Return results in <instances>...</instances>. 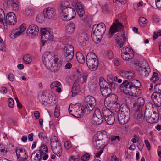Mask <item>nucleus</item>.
<instances>
[{
  "label": "nucleus",
  "mask_w": 161,
  "mask_h": 161,
  "mask_svg": "<svg viewBox=\"0 0 161 161\" xmlns=\"http://www.w3.org/2000/svg\"><path fill=\"white\" fill-rule=\"evenodd\" d=\"M23 59L24 62L26 64H29L31 62V57L29 54L24 56Z\"/></svg>",
  "instance_id": "47"
},
{
  "label": "nucleus",
  "mask_w": 161,
  "mask_h": 161,
  "mask_svg": "<svg viewBox=\"0 0 161 161\" xmlns=\"http://www.w3.org/2000/svg\"><path fill=\"white\" fill-rule=\"evenodd\" d=\"M114 76L112 74H109L107 76V80L108 81L109 85L112 88L115 87V84L113 82Z\"/></svg>",
  "instance_id": "43"
},
{
  "label": "nucleus",
  "mask_w": 161,
  "mask_h": 161,
  "mask_svg": "<svg viewBox=\"0 0 161 161\" xmlns=\"http://www.w3.org/2000/svg\"><path fill=\"white\" fill-rule=\"evenodd\" d=\"M61 85V83L59 82L54 81L51 84L50 87L52 89H53L54 87H58L60 86Z\"/></svg>",
  "instance_id": "51"
},
{
  "label": "nucleus",
  "mask_w": 161,
  "mask_h": 161,
  "mask_svg": "<svg viewBox=\"0 0 161 161\" xmlns=\"http://www.w3.org/2000/svg\"><path fill=\"white\" fill-rule=\"evenodd\" d=\"M7 4L11 6L13 11H17L19 9V3L17 0H8Z\"/></svg>",
  "instance_id": "31"
},
{
  "label": "nucleus",
  "mask_w": 161,
  "mask_h": 161,
  "mask_svg": "<svg viewBox=\"0 0 161 161\" xmlns=\"http://www.w3.org/2000/svg\"><path fill=\"white\" fill-rule=\"evenodd\" d=\"M147 22L146 19L144 17H140L139 18V24L141 27H144Z\"/></svg>",
  "instance_id": "46"
},
{
  "label": "nucleus",
  "mask_w": 161,
  "mask_h": 161,
  "mask_svg": "<svg viewBox=\"0 0 161 161\" xmlns=\"http://www.w3.org/2000/svg\"><path fill=\"white\" fill-rule=\"evenodd\" d=\"M106 30V26L103 23L94 25L91 33V37L95 43L99 42Z\"/></svg>",
  "instance_id": "2"
},
{
  "label": "nucleus",
  "mask_w": 161,
  "mask_h": 161,
  "mask_svg": "<svg viewBox=\"0 0 161 161\" xmlns=\"http://www.w3.org/2000/svg\"><path fill=\"white\" fill-rule=\"evenodd\" d=\"M36 151L39 152L40 154L43 157V160H46L48 158V155L46 154L48 151L47 147L46 145H43L42 146H41L39 148V150H37Z\"/></svg>",
  "instance_id": "22"
},
{
  "label": "nucleus",
  "mask_w": 161,
  "mask_h": 161,
  "mask_svg": "<svg viewBox=\"0 0 161 161\" xmlns=\"http://www.w3.org/2000/svg\"><path fill=\"white\" fill-rule=\"evenodd\" d=\"M134 64L136 65V69L140 76L143 78L148 77L150 72V69L147 62L145 59L140 61L136 60Z\"/></svg>",
  "instance_id": "3"
},
{
  "label": "nucleus",
  "mask_w": 161,
  "mask_h": 161,
  "mask_svg": "<svg viewBox=\"0 0 161 161\" xmlns=\"http://www.w3.org/2000/svg\"><path fill=\"white\" fill-rule=\"evenodd\" d=\"M64 53H74V48L71 45L68 44L65 46Z\"/></svg>",
  "instance_id": "39"
},
{
  "label": "nucleus",
  "mask_w": 161,
  "mask_h": 161,
  "mask_svg": "<svg viewBox=\"0 0 161 161\" xmlns=\"http://www.w3.org/2000/svg\"><path fill=\"white\" fill-rule=\"evenodd\" d=\"M4 16V11L0 8V23L1 26L4 25L3 17Z\"/></svg>",
  "instance_id": "50"
},
{
  "label": "nucleus",
  "mask_w": 161,
  "mask_h": 161,
  "mask_svg": "<svg viewBox=\"0 0 161 161\" xmlns=\"http://www.w3.org/2000/svg\"><path fill=\"white\" fill-rule=\"evenodd\" d=\"M116 39L118 47L121 48L124 45L125 41V36L124 34H117L116 35Z\"/></svg>",
  "instance_id": "16"
},
{
  "label": "nucleus",
  "mask_w": 161,
  "mask_h": 161,
  "mask_svg": "<svg viewBox=\"0 0 161 161\" xmlns=\"http://www.w3.org/2000/svg\"><path fill=\"white\" fill-rule=\"evenodd\" d=\"M26 29L25 25L23 24L20 25L18 28L13 30L12 31V34H13L15 38H16L22 33Z\"/></svg>",
  "instance_id": "17"
},
{
  "label": "nucleus",
  "mask_w": 161,
  "mask_h": 161,
  "mask_svg": "<svg viewBox=\"0 0 161 161\" xmlns=\"http://www.w3.org/2000/svg\"><path fill=\"white\" fill-rule=\"evenodd\" d=\"M110 140L111 141L117 140L119 141L120 140V138L119 136H112L110 137Z\"/></svg>",
  "instance_id": "63"
},
{
  "label": "nucleus",
  "mask_w": 161,
  "mask_h": 161,
  "mask_svg": "<svg viewBox=\"0 0 161 161\" xmlns=\"http://www.w3.org/2000/svg\"><path fill=\"white\" fill-rule=\"evenodd\" d=\"M74 56V53H64V58L66 62H69L71 60Z\"/></svg>",
  "instance_id": "40"
},
{
  "label": "nucleus",
  "mask_w": 161,
  "mask_h": 161,
  "mask_svg": "<svg viewBox=\"0 0 161 161\" xmlns=\"http://www.w3.org/2000/svg\"><path fill=\"white\" fill-rule=\"evenodd\" d=\"M73 5L75 7L79 16L80 17H82L85 14V11L83 8L80 3L77 0H74Z\"/></svg>",
  "instance_id": "14"
},
{
  "label": "nucleus",
  "mask_w": 161,
  "mask_h": 161,
  "mask_svg": "<svg viewBox=\"0 0 161 161\" xmlns=\"http://www.w3.org/2000/svg\"><path fill=\"white\" fill-rule=\"evenodd\" d=\"M88 40V35L85 32L81 31L78 34V41L80 45L84 46Z\"/></svg>",
  "instance_id": "15"
},
{
  "label": "nucleus",
  "mask_w": 161,
  "mask_h": 161,
  "mask_svg": "<svg viewBox=\"0 0 161 161\" xmlns=\"http://www.w3.org/2000/svg\"><path fill=\"white\" fill-rule=\"evenodd\" d=\"M16 17L15 14L12 12L8 13L4 19L5 22L9 25H14L16 23Z\"/></svg>",
  "instance_id": "13"
},
{
  "label": "nucleus",
  "mask_w": 161,
  "mask_h": 161,
  "mask_svg": "<svg viewBox=\"0 0 161 161\" xmlns=\"http://www.w3.org/2000/svg\"><path fill=\"white\" fill-rule=\"evenodd\" d=\"M80 91L79 87L78 84L76 83V81L74 83L72 88L71 92L73 96H75Z\"/></svg>",
  "instance_id": "36"
},
{
  "label": "nucleus",
  "mask_w": 161,
  "mask_h": 161,
  "mask_svg": "<svg viewBox=\"0 0 161 161\" xmlns=\"http://www.w3.org/2000/svg\"><path fill=\"white\" fill-rule=\"evenodd\" d=\"M74 108H75V105H69V114L73 116L74 115V113H73V110H75Z\"/></svg>",
  "instance_id": "59"
},
{
  "label": "nucleus",
  "mask_w": 161,
  "mask_h": 161,
  "mask_svg": "<svg viewBox=\"0 0 161 161\" xmlns=\"http://www.w3.org/2000/svg\"><path fill=\"white\" fill-rule=\"evenodd\" d=\"M76 15L75 9L71 7L63 8L60 13V17L64 20L69 21L74 18Z\"/></svg>",
  "instance_id": "6"
},
{
  "label": "nucleus",
  "mask_w": 161,
  "mask_h": 161,
  "mask_svg": "<svg viewBox=\"0 0 161 161\" xmlns=\"http://www.w3.org/2000/svg\"><path fill=\"white\" fill-rule=\"evenodd\" d=\"M120 74L123 77L130 80L133 78L135 76L134 72L132 70H122L120 72Z\"/></svg>",
  "instance_id": "23"
},
{
  "label": "nucleus",
  "mask_w": 161,
  "mask_h": 161,
  "mask_svg": "<svg viewBox=\"0 0 161 161\" xmlns=\"http://www.w3.org/2000/svg\"><path fill=\"white\" fill-rule=\"evenodd\" d=\"M136 114L137 115L136 117L137 121L139 123L142 122L144 120V117L142 114V111L139 112H138L137 113V111H136Z\"/></svg>",
  "instance_id": "42"
},
{
  "label": "nucleus",
  "mask_w": 161,
  "mask_h": 161,
  "mask_svg": "<svg viewBox=\"0 0 161 161\" xmlns=\"http://www.w3.org/2000/svg\"><path fill=\"white\" fill-rule=\"evenodd\" d=\"M84 102L87 104L86 105L87 107L88 105H90V106L92 108L95 107L96 104L95 98L91 96H88L86 97L85 98Z\"/></svg>",
  "instance_id": "27"
},
{
  "label": "nucleus",
  "mask_w": 161,
  "mask_h": 161,
  "mask_svg": "<svg viewBox=\"0 0 161 161\" xmlns=\"http://www.w3.org/2000/svg\"><path fill=\"white\" fill-rule=\"evenodd\" d=\"M103 121V119L101 112L98 109L94 111L92 119V122L94 124L100 125Z\"/></svg>",
  "instance_id": "8"
},
{
  "label": "nucleus",
  "mask_w": 161,
  "mask_h": 161,
  "mask_svg": "<svg viewBox=\"0 0 161 161\" xmlns=\"http://www.w3.org/2000/svg\"><path fill=\"white\" fill-rule=\"evenodd\" d=\"M118 113L130 116V109L127 105L125 103L122 104L120 106V110Z\"/></svg>",
  "instance_id": "28"
},
{
  "label": "nucleus",
  "mask_w": 161,
  "mask_h": 161,
  "mask_svg": "<svg viewBox=\"0 0 161 161\" xmlns=\"http://www.w3.org/2000/svg\"><path fill=\"white\" fill-rule=\"evenodd\" d=\"M154 88L156 92H159L161 93V84L156 85Z\"/></svg>",
  "instance_id": "60"
},
{
  "label": "nucleus",
  "mask_w": 161,
  "mask_h": 161,
  "mask_svg": "<svg viewBox=\"0 0 161 161\" xmlns=\"http://www.w3.org/2000/svg\"><path fill=\"white\" fill-rule=\"evenodd\" d=\"M75 28V25L74 23H70L65 26L66 32L69 35L71 34L74 32Z\"/></svg>",
  "instance_id": "30"
},
{
  "label": "nucleus",
  "mask_w": 161,
  "mask_h": 161,
  "mask_svg": "<svg viewBox=\"0 0 161 161\" xmlns=\"http://www.w3.org/2000/svg\"><path fill=\"white\" fill-rule=\"evenodd\" d=\"M111 112V114H115L119 113L120 110L119 107L120 106L118 104V103H116L112 105L105 106Z\"/></svg>",
  "instance_id": "26"
},
{
  "label": "nucleus",
  "mask_w": 161,
  "mask_h": 161,
  "mask_svg": "<svg viewBox=\"0 0 161 161\" xmlns=\"http://www.w3.org/2000/svg\"><path fill=\"white\" fill-rule=\"evenodd\" d=\"M161 93L159 92H153L151 95V98L154 103L155 101L158 99L160 96Z\"/></svg>",
  "instance_id": "44"
},
{
  "label": "nucleus",
  "mask_w": 161,
  "mask_h": 161,
  "mask_svg": "<svg viewBox=\"0 0 161 161\" xmlns=\"http://www.w3.org/2000/svg\"><path fill=\"white\" fill-rule=\"evenodd\" d=\"M108 138L105 134L99 131L97 133L96 136L92 140V143L97 149H102L108 144Z\"/></svg>",
  "instance_id": "4"
},
{
  "label": "nucleus",
  "mask_w": 161,
  "mask_h": 161,
  "mask_svg": "<svg viewBox=\"0 0 161 161\" xmlns=\"http://www.w3.org/2000/svg\"><path fill=\"white\" fill-rule=\"evenodd\" d=\"M103 114L104 119L108 125H112L114 122L115 117L114 114L106 108H104L103 110Z\"/></svg>",
  "instance_id": "7"
},
{
  "label": "nucleus",
  "mask_w": 161,
  "mask_h": 161,
  "mask_svg": "<svg viewBox=\"0 0 161 161\" xmlns=\"http://www.w3.org/2000/svg\"><path fill=\"white\" fill-rule=\"evenodd\" d=\"M50 141L51 146L60 143L58 138L55 136H53L51 137Z\"/></svg>",
  "instance_id": "45"
},
{
  "label": "nucleus",
  "mask_w": 161,
  "mask_h": 161,
  "mask_svg": "<svg viewBox=\"0 0 161 161\" xmlns=\"http://www.w3.org/2000/svg\"><path fill=\"white\" fill-rule=\"evenodd\" d=\"M141 86L140 82L138 80L131 81L125 80L121 85L122 91L125 94L135 97L141 96L142 92L140 88Z\"/></svg>",
  "instance_id": "1"
},
{
  "label": "nucleus",
  "mask_w": 161,
  "mask_h": 161,
  "mask_svg": "<svg viewBox=\"0 0 161 161\" xmlns=\"http://www.w3.org/2000/svg\"><path fill=\"white\" fill-rule=\"evenodd\" d=\"M39 101L43 104L45 105L49 103V97L46 92H43L38 96Z\"/></svg>",
  "instance_id": "24"
},
{
  "label": "nucleus",
  "mask_w": 161,
  "mask_h": 161,
  "mask_svg": "<svg viewBox=\"0 0 161 161\" xmlns=\"http://www.w3.org/2000/svg\"><path fill=\"white\" fill-rule=\"evenodd\" d=\"M123 28V25L117 20H116L114 23L111 26L109 33L112 35L115 33L120 31L122 30Z\"/></svg>",
  "instance_id": "9"
},
{
  "label": "nucleus",
  "mask_w": 161,
  "mask_h": 161,
  "mask_svg": "<svg viewBox=\"0 0 161 161\" xmlns=\"http://www.w3.org/2000/svg\"><path fill=\"white\" fill-rule=\"evenodd\" d=\"M42 57V60L45 65H48V64H50V65H51L50 61L52 59V56L50 52H45Z\"/></svg>",
  "instance_id": "21"
},
{
  "label": "nucleus",
  "mask_w": 161,
  "mask_h": 161,
  "mask_svg": "<svg viewBox=\"0 0 161 161\" xmlns=\"http://www.w3.org/2000/svg\"><path fill=\"white\" fill-rule=\"evenodd\" d=\"M33 12V8L31 7H28L25 8V14L27 16H30Z\"/></svg>",
  "instance_id": "48"
},
{
  "label": "nucleus",
  "mask_w": 161,
  "mask_h": 161,
  "mask_svg": "<svg viewBox=\"0 0 161 161\" xmlns=\"http://www.w3.org/2000/svg\"><path fill=\"white\" fill-rule=\"evenodd\" d=\"M8 104L10 108H13L14 105V102L13 99L11 98H9L8 101Z\"/></svg>",
  "instance_id": "54"
},
{
  "label": "nucleus",
  "mask_w": 161,
  "mask_h": 161,
  "mask_svg": "<svg viewBox=\"0 0 161 161\" xmlns=\"http://www.w3.org/2000/svg\"><path fill=\"white\" fill-rule=\"evenodd\" d=\"M133 53V50L130 48L127 47H124L121 50V53Z\"/></svg>",
  "instance_id": "49"
},
{
  "label": "nucleus",
  "mask_w": 161,
  "mask_h": 161,
  "mask_svg": "<svg viewBox=\"0 0 161 161\" xmlns=\"http://www.w3.org/2000/svg\"><path fill=\"white\" fill-rule=\"evenodd\" d=\"M40 32L41 38L42 41L46 42L48 40L53 39V35L50 30H47L46 28H44L41 29Z\"/></svg>",
  "instance_id": "10"
},
{
  "label": "nucleus",
  "mask_w": 161,
  "mask_h": 161,
  "mask_svg": "<svg viewBox=\"0 0 161 161\" xmlns=\"http://www.w3.org/2000/svg\"><path fill=\"white\" fill-rule=\"evenodd\" d=\"M90 158V155L88 153H86L81 157V159L83 161L88 160Z\"/></svg>",
  "instance_id": "55"
},
{
  "label": "nucleus",
  "mask_w": 161,
  "mask_h": 161,
  "mask_svg": "<svg viewBox=\"0 0 161 161\" xmlns=\"http://www.w3.org/2000/svg\"><path fill=\"white\" fill-rule=\"evenodd\" d=\"M86 105H87V104H86L85 102H84V109L85 110H86L87 112L88 111H92L95 107H93L92 108V107L90 106L91 105H88L87 107Z\"/></svg>",
  "instance_id": "56"
},
{
  "label": "nucleus",
  "mask_w": 161,
  "mask_h": 161,
  "mask_svg": "<svg viewBox=\"0 0 161 161\" xmlns=\"http://www.w3.org/2000/svg\"><path fill=\"white\" fill-rule=\"evenodd\" d=\"M154 104L158 107H160L161 106V94L158 99L155 101Z\"/></svg>",
  "instance_id": "57"
},
{
  "label": "nucleus",
  "mask_w": 161,
  "mask_h": 161,
  "mask_svg": "<svg viewBox=\"0 0 161 161\" xmlns=\"http://www.w3.org/2000/svg\"><path fill=\"white\" fill-rule=\"evenodd\" d=\"M64 145L65 148L68 149L71 147V143L70 141H66L64 142Z\"/></svg>",
  "instance_id": "61"
},
{
  "label": "nucleus",
  "mask_w": 161,
  "mask_h": 161,
  "mask_svg": "<svg viewBox=\"0 0 161 161\" xmlns=\"http://www.w3.org/2000/svg\"><path fill=\"white\" fill-rule=\"evenodd\" d=\"M60 115L59 108V107L56 105L54 112V116L56 118H58Z\"/></svg>",
  "instance_id": "53"
},
{
  "label": "nucleus",
  "mask_w": 161,
  "mask_h": 161,
  "mask_svg": "<svg viewBox=\"0 0 161 161\" xmlns=\"http://www.w3.org/2000/svg\"><path fill=\"white\" fill-rule=\"evenodd\" d=\"M47 68H48L49 70L52 72L56 73L58 72L60 69V66L58 64H55L54 65H53L51 64L50 65L48 64V65H45Z\"/></svg>",
  "instance_id": "34"
},
{
  "label": "nucleus",
  "mask_w": 161,
  "mask_h": 161,
  "mask_svg": "<svg viewBox=\"0 0 161 161\" xmlns=\"http://www.w3.org/2000/svg\"><path fill=\"white\" fill-rule=\"evenodd\" d=\"M5 45L3 41V40L0 37V50L2 51H4L5 50Z\"/></svg>",
  "instance_id": "58"
},
{
  "label": "nucleus",
  "mask_w": 161,
  "mask_h": 161,
  "mask_svg": "<svg viewBox=\"0 0 161 161\" xmlns=\"http://www.w3.org/2000/svg\"><path fill=\"white\" fill-rule=\"evenodd\" d=\"M161 36V30H158L157 33L154 32V35L153 37V39L155 40L158 38V36Z\"/></svg>",
  "instance_id": "62"
},
{
  "label": "nucleus",
  "mask_w": 161,
  "mask_h": 161,
  "mask_svg": "<svg viewBox=\"0 0 161 161\" xmlns=\"http://www.w3.org/2000/svg\"><path fill=\"white\" fill-rule=\"evenodd\" d=\"M134 55L133 53H121V56L122 58L125 60L132 59L133 58Z\"/></svg>",
  "instance_id": "38"
},
{
  "label": "nucleus",
  "mask_w": 161,
  "mask_h": 161,
  "mask_svg": "<svg viewBox=\"0 0 161 161\" xmlns=\"http://www.w3.org/2000/svg\"><path fill=\"white\" fill-rule=\"evenodd\" d=\"M100 90L102 96L106 97L109 96L112 92L111 89L108 87L102 88Z\"/></svg>",
  "instance_id": "35"
},
{
  "label": "nucleus",
  "mask_w": 161,
  "mask_h": 161,
  "mask_svg": "<svg viewBox=\"0 0 161 161\" xmlns=\"http://www.w3.org/2000/svg\"><path fill=\"white\" fill-rule=\"evenodd\" d=\"M74 109L75 110H73L74 116L81 118L83 115V111L81 108L78 105H75Z\"/></svg>",
  "instance_id": "29"
},
{
  "label": "nucleus",
  "mask_w": 161,
  "mask_h": 161,
  "mask_svg": "<svg viewBox=\"0 0 161 161\" xmlns=\"http://www.w3.org/2000/svg\"><path fill=\"white\" fill-rule=\"evenodd\" d=\"M158 80V74L156 72H153V75L151 79V80L153 83Z\"/></svg>",
  "instance_id": "52"
},
{
  "label": "nucleus",
  "mask_w": 161,
  "mask_h": 161,
  "mask_svg": "<svg viewBox=\"0 0 161 161\" xmlns=\"http://www.w3.org/2000/svg\"><path fill=\"white\" fill-rule=\"evenodd\" d=\"M86 62L87 66L92 71H94L97 69L98 60L94 53L91 52L88 53L86 58Z\"/></svg>",
  "instance_id": "5"
},
{
  "label": "nucleus",
  "mask_w": 161,
  "mask_h": 161,
  "mask_svg": "<svg viewBox=\"0 0 161 161\" xmlns=\"http://www.w3.org/2000/svg\"><path fill=\"white\" fill-rule=\"evenodd\" d=\"M156 5L158 8H161V0H155Z\"/></svg>",
  "instance_id": "64"
},
{
  "label": "nucleus",
  "mask_w": 161,
  "mask_h": 161,
  "mask_svg": "<svg viewBox=\"0 0 161 161\" xmlns=\"http://www.w3.org/2000/svg\"><path fill=\"white\" fill-rule=\"evenodd\" d=\"M145 101L142 97H139L137 100V113L141 112L142 108L144 104Z\"/></svg>",
  "instance_id": "33"
},
{
  "label": "nucleus",
  "mask_w": 161,
  "mask_h": 161,
  "mask_svg": "<svg viewBox=\"0 0 161 161\" xmlns=\"http://www.w3.org/2000/svg\"><path fill=\"white\" fill-rule=\"evenodd\" d=\"M39 31L38 27L36 25L34 24L30 25L27 29V31L33 37L36 36L38 35Z\"/></svg>",
  "instance_id": "18"
},
{
  "label": "nucleus",
  "mask_w": 161,
  "mask_h": 161,
  "mask_svg": "<svg viewBox=\"0 0 161 161\" xmlns=\"http://www.w3.org/2000/svg\"><path fill=\"white\" fill-rule=\"evenodd\" d=\"M118 100L117 96L114 94H110L106 97L105 99L104 103L105 106L112 105L118 103L117 102Z\"/></svg>",
  "instance_id": "11"
},
{
  "label": "nucleus",
  "mask_w": 161,
  "mask_h": 161,
  "mask_svg": "<svg viewBox=\"0 0 161 161\" xmlns=\"http://www.w3.org/2000/svg\"><path fill=\"white\" fill-rule=\"evenodd\" d=\"M78 62L80 64H83L85 62V60L84 55L80 52H77L76 55Z\"/></svg>",
  "instance_id": "37"
},
{
  "label": "nucleus",
  "mask_w": 161,
  "mask_h": 161,
  "mask_svg": "<svg viewBox=\"0 0 161 161\" xmlns=\"http://www.w3.org/2000/svg\"><path fill=\"white\" fill-rule=\"evenodd\" d=\"M117 116L119 123L122 125L127 123L129 121L130 117V116L119 113L118 114Z\"/></svg>",
  "instance_id": "20"
},
{
  "label": "nucleus",
  "mask_w": 161,
  "mask_h": 161,
  "mask_svg": "<svg viewBox=\"0 0 161 161\" xmlns=\"http://www.w3.org/2000/svg\"><path fill=\"white\" fill-rule=\"evenodd\" d=\"M51 147L52 151L58 157L61 155L62 150L60 142L51 146Z\"/></svg>",
  "instance_id": "19"
},
{
  "label": "nucleus",
  "mask_w": 161,
  "mask_h": 161,
  "mask_svg": "<svg viewBox=\"0 0 161 161\" xmlns=\"http://www.w3.org/2000/svg\"><path fill=\"white\" fill-rule=\"evenodd\" d=\"M99 84L100 86V89L102 88L108 87V86H107V85L108 84L107 82L102 77H100L99 78Z\"/></svg>",
  "instance_id": "41"
},
{
  "label": "nucleus",
  "mask_w": 161,
  "mask_h": 161,
  "mask_svg": "<svg viewBox=\"0 0 161 161\" xmlns=\"http://www.w3.org/2000/svg\"><path fill=\"white\" fill-rule=\"evenodd\" d=\"M42 158L39 152L36 150L31 154V161H40Z\"/></svg>",
  "instance_id": "32"
},
{
  "label": "nucleus",
  "mask_w": 161,
  "mask_h": 161,
  "mask_svg": "<svg viewBox=\"0 0 161 161\" xmlns=\"http://www.w3.org/2000/svg\"><path fill=\"white\" fill-rule=\"evenodd\" d=\"M16 153L18 158H28L26 151L22 148L17 147L16 149Z\"/></svg>",
  "instance_id": "25"
},
{
  "label": "nucleus",
  "mask_w": 161,
  "mask_h": 161,
  "mask_svg": "<svg viewBox=\"0 0 161 161\" xmlns=\"http://www.w3.org/2000/svg\"><path fill=\"white\" fill-rule=\"evenodd\" d=\"M43 14L45 17L48 19L54 18L56 14L55 8L52 7H48L43 10Z\"/></svg>",
  "instance_id": "12"
}]
</instances>
